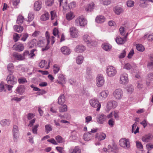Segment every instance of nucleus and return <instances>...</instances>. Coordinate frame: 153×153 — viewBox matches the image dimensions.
<instances>
[{"mask_svg":"<svg viewBox=\"0 0 153 153\" xmlns=\"http://www.w3.org/2000/svg\"><path fill=\"white\" fill-rule=\"evenodd\" d=\"M75 17V15L74 13L70 12L68 13L66 15L67 19L68 21L72 20Z\"/></svg>","mask_w":153,"mask_h":153,"instance_id":"34","label":"nucleus"},{"mask_svg":"<svg viewBox=\"0 0 153 153\" xmlns=\"http://www.w3.org/2000/svg\"><path fill=\"white\" fill-rule=\"evenodd\" d=\"M95 20L98 23H102L105 21V18L103 16H99L97 17Z\"/></svg>","mask_w":153,"mask_h":153,"instance_id":"31","label":"nucleus"},{"mask_svg":"<svg viewBox=\"0 0 153 153\" xmlns=\"http://www.w3.org/2000/svg\"><path fill=\"white\" fill-rule=\"evenodd\" d=\"M59 111L60 113L66 112L68 110V107L66 104H62L59 107Z\"/></svg>","mask_w":153,"mask_h":153,"instance_id":"32","label":"nucleus"},{"mask_svg":"<svg viewBox=\"0 0 153 153\" xmlns=\"http://www.w3.org/2000/svg\"><path fill=\"white\" fill-rule=\"evenodd\" d=\"M60 70V67L58 65L55 64L53 66V71L54 74H57Z\"/></svg>","mask_w":153,"mask_h":153,"instance_id":"38","label":"nucleus"},{"mask_svg":"<svg viewBox=\"0 0 153 153\" xmlns=\"http://www.w3.org/2000/svg\"><path fill=\"white\" fill-rule=\"evenodd\" d=\"M51 19L53 20L56 16V12L54 10L51 11Z\"/></svg>","mask_w":153,"mask_h":153,"instance_id":"61","label":"nucleus"},{"mask_svg":"<svg viewBox=\"0 0 153 153\" xmlns=\"http://www.w3.org/2000/svg\"><path fill=\"white\" fill-rule=\"evenodd\" d=\"M37 42V41L36 39H32L29 44L30 47L32 48L34 46H36Z\"/></svg>","mask_w":153,"mask_h":153,"instance_id":"44","label":"nucleus"},{"mask_svg":"<svg viewBox=\"0 0 153 153\" xmlns=\"http://www.w3.org/2000/svg\"><path fill=\"white\" fill-rule=\"evenodd\" d=\"M60 6H62L64 9L67 10L68 9H71L75 7L76 6V3L74 1H72L70 3L68 7L66 0H59Z\"/></svg>","mask_w":153,"mask_h":153,"instance_id":"1","label":"nucleus"},{"mask_svg":"<svg viewBox=\"0 0 153 153\" xmlns=\"http://www.w3.org/2000/svg\"><path fill=\"white\" fill-rule=\"evenodd\" d=\"M102 47L104 50L107 51H110L112 48V46L111 45L106 43L102 44Z\"/></svg>","mask_w":153,"mask_h":153,"instance_id":"23","label":"nucleus"},{"mask_svg":"<svg viewBox=\"0 0 153 153\" xmlns=\"http://www.w3.org/2000/svg\"><path fill=\"white\" fill-rule=\"evenodd\" d=\"M92 69L90 67H88L86 69V74L85 77L88 79L92 78Z\"/></svg>","mask_w":153,"mask_h":153,"instance_id":"21","label":"nucleus"},{"mask_svg":"<svg viewBox=\"0 0 153 153\" xmlns=\"http://www.w3.org/2000/svg\"><path fill=\"white\" fill-rule=\"evenodd\" d=\"M77 138L76 132L74 131H72L70 139L72 140H76Z\"/></svg>","mask_w":153,"mask_h":153,"instance_id":"40","label":"nucleus"},{"mask_svg":"<svg viewBox=\"0 0 153 153\" xmlns=\"http://www.w3.org/2000/svg\"><path fill=\"white\" fill-rule=\"evenodd\" d=\"M128 35V33L124 37V38L126 39ZM115 41L118 44H122L125 43L126 41V39H124L120 37H117L115 39Z\"/></svg>","mask_w":153,"mask_h":153,"instance_id":"22","label":"nucleus"},{"mask_svg":"<svg viewBox=\"0 0 153 153\" xmlns=\"http://www.w3.org/2000/svg\"><path fill=\"white\" fill-rule=\"evenodd\" d=\"M45 132L47 134H48L50 131H52V126L50 124H47L45 126Z\"/></svg>","mask_w":153,"mask_h":153,"instance_id":"45","label":"nucleus"},{"mask_svg":"<svg viewBox=\"0 0 153 153\" xmlns=\"http://www.w3.org/2000/svg\"><path fill=\"white\" fill-rule=\"evenodd\" d=\"M56 149L60 153H63L64 152V148L63 147L57 146L56 147Z\"/></svg>","mask_w":153,"mask_h":153,"instance_id":"64","label":"nucleus"},{"mask_svg":"<svg viewBox=\"0 0 153 153\" xmlns=\"http://www.w3.org/2000/svg\"><path fill=\"white\" fill-rule=\"evenodd\" d=\"M117 105V102L114 100L110 101L107 103V108L108 109H110L112 108H115Z\"/></svg>","mask_w":153,"mask_h":153,"instance_id":"13","label":"nucleus"},{"mask_svg":"<svg viewBox=\"0 0 153 153\" xmlns=\"http://www.w3.org/2000/svg\"><path fill=\"white\" fill-rule=\"evenodd\" d=\"M24 17L21 15H19L17 18V23L19 25H21L22 24L24 20Z\"/></svg>","mask_w":153,"mask_h":153,"instance_id":"39","label":"nucleus"},{"mask_svg":"<svg viewBox=\"0 0 153 153\" xmlns=\"http://www.w3.org/2000/svg\"><path fill=\"white\" fill-rule=\"evenodd\" d=\"M3 91H5L6 89L4 88V83L3 82H1L0 84V92H1Z\"/></svg>","mask_w":153,"mask_h":153,"instance_id":"58","label":"nucleus"},{"mask_svg":"<svg viewBox=\"0 0 153 153\" xmlns=\"http://www.w3.org/2000/svg\"><path fill=\"white\" fill-rule=\"evenodd\" d=\"M128 81V76L126 73H123L120 75L119 81L120 84H127Z\"/></svg>","mask_w":153,"mask_h":153,"instance_id":"8","label":"nucleus"},{"mask_svg":"<svg viewBox=\"0 0 153 153\" xmlns=\"http://www.w3.org/2000/svg\"><path fill=\"white\" fill-rule=\"evenodd\" d=\"M55 139L59 143H61L63 142V139L60 136L58 135L56 137Z\"/></svg>","mask_w":153,"mask_h":153,"instance_id":"49","label":"nucleus"},{"mask_svg":"<svg viewBox=\"0 0 153 153\" xmlns=\"http://www.w3.org/2000/svg\"><path fill=\"white\" fill-rule=\"evenodd\" d=\"M14 30L19 33H21L23 30V27L22 26L16 25L13 27Z\"/></svg>","mask_w":153,"mask_h":153,"instance_id":"33","label":"nucleus"},{"mask_svg":"<svg viewBox=\"0 0 153 153\" xmlns=\"http://www.w3.org/2000/svg\"><path fill=\"white\" fill-rule=\"evenodd\" d=\"M136 146L137 148H138V149H143V146L142 145L141 143L138 141H136Z\"/></svg>","mask_w":153,"mask_h":153,"instance_id":"59","label":"nucleus"},{"mask_svg":"<svg viewBox=\"0 0 153 153\" xmlns=\"http://www.w3.org/2000/svg\"><path fill=\"white\" fill-rule=\"evenodd\" d=\"M97 85L98 87L102 86L104 83V79L101 74L98 75L96 78Z\"/></svg>","mask_w":153,"mask_h":153,"instance_id":"11","label":"nucleus"},{"mask_svg":"<svg viewBox=\"0 0 153 153\" xmlns=\"http://www.w3.org/2000/svg\"><path fill=\"white\" fill-rule=\"evenodd\" d=\"M70 153H80L81 151L79 147L76 146L74 149H70L69 150Z\"/></svg>","mask_w":153,"mask_h":153,"instance_id":"35","label":"nucleus"},{"mask_svg":"<svg viewBox=\"0 0 153 153\" xmlns=\"http://www.w3.org/2000/svg\"><path fill=\"white\" fill-rule=\"evenodd\" d=\"M84 58L83 56L80 55L78 56L76 58V63L78 65L81 64L83 62Z\"/></svg>","mask_w":153,"mask_h":153,"instance_id":"36","label":"nucleus"},{"mask_svg":"<svg viewBox=\"0 0 153 153\" xmlns=\"http://www.w3.org/2000/svg\"><path fill=\"white\" fill-rule=\"evenodd\" d=\"M45 4L48 6H51L54 4L53 0H45Z\"/></svg>","mask_w":153,"mask_h":153,"instance_id":"51","label":"nucleus"},{"mask_svg":"<svg viewBox=\"0 0 153 153\" xmlns=\"http://www.w3.org/2000/svg\"><path fill=\"white\" fill-rule=\"evenodd\" d=\"M95 4L93 2L87 4L85 7V10L88 12L92 11L95 7Z\"/></svg>","mask_w":153,"mask_h":153,"instance_id":"17","label":"nucleus"},{"mask_svg":"<svg viewBox=\"0 0 153 153\" xmlns=\"http://www.w3.org/2000/svg\"><path fill=\"white\" fill-rule=\"evenodd\" d=\"M6 80L8 84L12 85L16 84L17 83V79L13 75L11 74H10L7 76Z\"/></svg>","mask_w":153,"mask_h":153,"instance_id":"9","label":"nucleus"},{"mask_svg":"<svg viewBox=\"0 0 153 153\" xmlns=\"http://www.w3.org/2000/svg\"><path fill=\"white\" fill-rule=\"evenodd\" d=\"M123 11L122 8L119 7H116L115 8V12L117 15L120 14Z\"/></svg>","mask_w":153,"mask_h":153,"instance_id":"50","label":"nucleus"},{"mask_svg":"<svg viewBox=\"0 0 153 153\" xmlns=\"http://www.w3.org/2000/svg\"><path fill=\"white\" fill-rule=\"evenodd\" d=\"M85 47L82 45L76 46L74 49L75 51L77 53H82L85 51Z\"/></svg>","mask_w":153,"mask_h":153,"instance_id":"14","label":"nucleus"},{"mask_svg":"<svg viewBox=\"0 0 153 153\" xmlns=\"http://www.w3.org/2000/svg\"><path fill=\"white\" fill-rule=\"evenodd\" d=\"M13 133L14 141V142H16L19 136L18 127L16 125H14L13 126Z\"/></svg>","mask_w":153,"mask_h":153,"instance_id":"12","label":"nucleus"},{"mask_svg":"<svg viewBox=\"0 0 153 153\" xmlns=\"http://www.w3.org/2000/svg\"><path fill=\"white\" fill-rule=\"evenodd\" d=\"M13 48L16 51H21L24 49V46L23 44L20 43L18 45H14Z\"/></svg>","mask_w":153,"mask_h":153,"instance_id":"20","label":"nucleus"},{"mask_svg":"<svg viewBox=\"0 0 153 153\" xmlns=\"http://www.w3.org/2000/svg\"><path fill=\"white\" fill-rule=\"evenodd\" d=\"M119 31L121 35L124 36L125 34V31L123 27H121L119 29Z\"/></svg>","mask_w":153,"mask_h":153,"instance_id":"60","label":"nucleus"},{"mask_svg":"<svg viewBox=\"0 0 153 153\" xmlns=\"http://www.w3.org/2000/svg\"><path fill=\"white\" fill-rule=\"evenodd\" d=\"M1 124L3 126H8L10 124V122L9 120L5 119L2 120L0 122Z\"/></svg>","mask_w":153,"mask_h":153,"instance_id":"43","label":"nucleus"},{"mask_svg":"<svg viewBox=\"0 0 153 153\" xmlns=\"http://www.w3.org/2000/svg\"><path fill=\"white\" fill-rule=\"evenodd\" d=\"M112 95L115 99L119 100L123 97V91L121 89L118 88L113 91Z\"/></svg>","mask_w":153,"mask_h":153,"instance_id":"5","label":"nucleus"},{"mask_svg":"<svg viewBox=\"0 0 153 153\" xmlns=\"http://www.w3.org/2000/svg\"><path fill=\"white\" fill-rule=\"evenodd\" d=\"M134 1L130 0L127 2L126 4L128 7H131L134 6Z\"/></svg>","mask_w":153,"mask_h":153,"instance_id":"54","label":"nucleus"},{"mask_svg":"<svg viewBox=\"0 0 153 153\" xmlns=\"http://www.w3.org/2000/svg\"><path fill=\"white\" fill-rule=\"evenodd\" d=\"M50 62L48 63V65L46 67L45 65H47V62L45 60H42L39 63V66L41 68L45 67L46 69H48L49 68V64Z\"/></svg>","mask_w":153,"mask_h":153,"instance_id":"27","label":"nucleus"},{"mask_svg":"<svg viewBox=\"0 0 153 153\" xmlns=\"http://www.w3.org/2000/svg\"><path fill=\"white\" fill-rule=\"evenodd\" d=\"M109 94V91L107 90H105L102 91L100 93L99 97V98H102L103 99H105Z\"/></svg>","mask_w":153,"mask_h":153,"instance_id":"19","label":"nucleus"},{"mask_svg":"<svg viewBox=\"0 0 153 153\" xmlns=\"http://www.w3.org/2000/svg\"><path fill=\"white\" fill-rule=\"evenodd\" d=\"M28 36L29 35L27 33H23L22 35V37L21 39V40L23 42H25Z\"/></svg>","mask_w":153,"mask_h":153,"instance_id":"47","label":"nucleus"},{"mask_svg":"<svg viewBox=\"0 0 153 153\" xmlns=\"http://www.w3.org/2000/svg\"><path fill=\"white\" fill-rule=\"evenodd\" d=\"M83 40L88 46L91 47L97 45L96 41L92 40L90 37L87 34H85L83 36Z\"/></svg>","mask_w":153,"mask_h":153,"instance_id":"7","label":"nucleus"},{"mask_svg":"<svg viewBox=\"0 0 153 153\" xmlns=\"http://www.w3.org/2000/svg\"><path fill=\"white\" fill-rule=\"evenodd\" d=\"M47 45L46 46L45 48H42V50L43 51L47 50H48L49 48V47L48 45L49 44L50 42L49 37L47 36Z\"/></svg>","mask_w":153,"mask_h":153,"instance_id":"55","label":"nucleus"},{"mask_svg":"<svg viewBox=\"0 0 153 153\" xmlns=\"http://www.w3.org/2000/svg\"><path fill=\"white\" fill-rule=\"evenodd\" d=\"M13 56V57L19 60H23L25 59L24 56L17 53H14Z\"/></svg>","mask_w":153,"mask_h":153,"instance_id":"28","label":"nucleus"},{"mask_svg":"<svg viewBox=\"0 0 153 153\" xmlns=\"http://www.w3.org/2000/svg\"><path fill=\"white\" fill-rule=\"evenodd\" d=\"M136 48L138 51L140 52H143L145 50L144 47L140 44H137L136 45Z\"/></svg>","mask_w":153,"mask_h":153,"instance_id":"41","label":"nucleus"},{"mask_svg":"<svg viewBox=\"0 0 153 153\" xmlns=\"http://www.w3.org/2000/svg\"><path fill=\"white\" fill-rule=\"evenodd\" d=\"M49 15L48 13L46 12L41 16V19L43 21H46L49 19Z\"/></svg>","mask_w":153,"mask_h":153,"instance_id":"37","label":"nucleus"},{"mask_svg":"<svg viewBox=\"0 0 153 153\" xmlns=\"http://www.w3.org/2000/svg\"><path fill=\"white\" fill-rule=\"evenodd\" d=\"M56 82L61 85L65 82V78L62 74H58V79L56 80Z\"/></svg>","mask_w":153,"mask_h":153,"instance_id":"18","label":"nucleus"},{"mask_svg":"<svg viewBox=\"0 0 153 153\" xmlns=\"http://www.w3.org/2000/svg\"><path fill=\"white\" fill-rule=\"evenodd\" d=\"M106 73L108 76L112 77L116 75L117 71L114 67L112 66H108L107 68Z\"/></svg>","mask_w":153,"mask_h":153,"instance_id":"4","label":"nucleus"},{"mask_svg":"<svg viewBox=\"0 0 153 153\" xmlns=\"http://www.w3.org/2000/svg\"><path fill=\"white\" fill-rule=\"evenodd\" d=\"M89 103L91 107L97 108V111L100 110L101 105L97 99L95 98L91 99L89 100Z\"/></svg>","mask_w":153,"mask_h":153,"instance_id":"2","label":"nucleus"},{"mask_svg":"<svg viewBox=\"0 0 153 153\" xmlns=\"http://www.w3.org/2000/svg\"><path fill=\"white\" fill-rule=\"evenodd\" d=\"M61 51L62 53L65 55H69L71 52V50L69 48L66 46L62 47L61 48Z\"/></svg>","mask_w":153,"mask_h":153,"instance_id":"15","label":"nucleus"},{"mask_svg":"<svg viewBox=\"0 0 153 153\" xmlns=\"http://www.w3.org/2000/svg\"><path fill=\"white\" fill-rule=\"evenodd\" d=\"M106 117L104 114H101L97 117V121L100 124H103L106 120Z\"/></svg>","mask_w":153,"mask_h":153,"instance_id":"16","label":"nucleus"},{"mask_svg":"<svg viewBox=\"0 0 153 153\" xmlns=\"http://www.w3.org/2000/svg\"><path fill=\"white\" fill-rule=\"evenodd\" d=\"M39 124H36L34 126L32 129V132L34 134H37V128L39 127Z\"/></svg>","mask_w":153,"mask_h":153,"instance_id":"53","label":"nucleus"},{"mask_svg":"<svg viewBox=\"0 0 153 153\" xmlns=\"http://www.w3.org/2000/svg\"><path fill=\"white\" fill-rule=\"evenodd\" d=\"M153 138V136L150 134H148L144 136L142 138V141L145 142H148L151 140Z\"/></svg>","mask_w":153,"mask_h":153,"instance_id":"25","label":"nucleus"},{"mask_svg":"<svg viewBox=\"0 0 153 153\" xmlns=\"http://www.w3.org/2000/svg\"><path fill=\"white\" fill-rule=\"evenodd\" d=\"M41 1H36L34 6V10L36 11L39 10L41 7Z\"/></svg>","mask_w":153,"mask_h":153,"instance_id":"29","label":"nucleus"},{"mask_svg":"<svg viewBox=\"0 0 153 153\" xmlns=\"http://www.w3.org/2000/svg\"><path fill=\"white\" fill-rule=\"evenodd\" d=\"M87 21L82 16H80L75 20V24L77 26H84L87 24Z\"/></svg>","mask_w":153,"mask_h":153,"instance_id":"3","label":"nucleus"},{"mask_svg":"<svg viewBox=\"0 0 153 153\" xmlns=\"http://www.w3.org/2000/svg\"><path fill=\"white\" fill-rule=\"evenodd\" d=\"M106 137L105 134L104 133H100L98 136H96V137H97L99 140L101 141L105 139Z\"/></svg>","mask_w":153,"mask_h":153,"instance_id":"42","label":"nucleus"},{"mask_svg":"<svg viewBox=\"0 0 153 153\" xmlns=\"http://www.w3.org/2000/svg\"><path fill=\"white\" fill-rule=\"evenodd\" d=\"M71 36L73 38H76L79 36L78 30L74 27H71L69 29Z\"/></svg>","mask_w":153,"mask_h":153,"instance_id":"10","label":"nucleus"},{"mask_svg":"<svg viewBox=\"0 0 153 153\" xmlns=\"http://www.w3.org/2000/svg\"><path fill=\"white\" fill-rule=\"evenodd\" d=\"M65 101V99L64 94H61L59 97L58 99V103L61 105L63 104Z\"/></svg>","mask_w":153,"mask_h":153,"instance_id":"26","label":"nucleus"},{"mask_svg":"<svg viewBox=\"0 0 153 153\" xmlns=\"http://www.w3.org/2000/svg\"><path fill=\"white\" fill-rule=\"evenodd\" d=\"M123 68L127 70L131 69L132 67L129 63H126L124 65Z\"/></svg>","mask_w":153,"mask_h":153,"instance_id":"63","label":"nucleus"},{"mask_svg":"<svg viewBox=\"0 0 153 153\" xmlns=\"http://www.w3.org/2000/svg\"><path fill=\"white\" fill-rule=\"evenodd\" d=\"M59 31L57 28H55L53 30V34L55 36H58V37H59V36L58 35Z\"/></svg>","mask_w":153,"mask_h":153,"instance_id":"57","label":"nucleus"},{"mask_svg":"<svg viewBox=\"0 0 153 153\" xmlns=\"http://www.w3.org/2000/svg\"><path fill=\"white\" fill-rule=\"evenodd\" d=\"M126 90L130 94L133 91L134 88L131 85H128L126 88Z\"/></svg>","mask_w":153,"mask_h":153,"instance_id":"46","label":"nucleus"},{"mask_svg":"<svg viewBox=\"0 0 153 153\" xmlns=\"http://www.w3.org/2000/svg\"><path fill=\"white\" fill-rule=\"evenodd\" d=\"M93 135L92 134L90 133L89 132H88L84 134L83 136V138L85 140L88 141L91 139Z\"/></svg>","mask_w":153,"mask_h":153,"instance_id":"30","label":"nucleus"},{"mask_svg":"<svg viewBox=\"0 0 153 153\" xmlns=\"http://www.w3.org/2000/svg\"><path fill=\"white\" fill-rule=\"evenodd\" d=\"M119 143L120 146L124 148L127 149L130 147V142L128 139L122 138Z\"/></svg>","mask_w":153,"mask_h":153,"instance_id":"6","label":"nucleus"},{"mask_svg":"<svg viewBox=\"0 0 153 153\" xmlns=\"http://www.w3.org/2000/svg\"><path fill=\"white\" fill-rule=\"evenodd\" d=\"M34 18V15L32 13H30L28 15V22H30L33 20Z\"/></svg>","mask_w":153,"mask_h":153,"instance_id":"48","label":"nucleus"},{"mask_svg":"<svg viewBox=\"0 0 153 153\" xmlns=\"http://www.w3.org/2000/svg\"><path fill=\"white\" fill-rule=\"evenodd\" d=\"M25 88L23 85H20L16 89L17 93L20 95H22L25 91Z\"/></svg>","mask_w":153,"mask_h":153,"instance_id":"24","label":"nucleus"},{"mask_svg":"<svg viewBox=\"0 0 153 153\" xmlns=\"http://www.w3.org/2000/svg\"><path fill=\"white\" fill-rule=\"evenodd\" d=\"M126 55V51L125 50H123L122 52L119 56V57L120 59L124 58Z\"/></svg>","mask_w":153,"mask_h":153,"instance_id":"56","label":"nucleus"},{"mask_svg":"<svg viewBox=\"0 0 153 153\" xmlns=\"http://www.w3.org/2000/svg\"><path fill=\"white\" fill-rule=\"evenodd\" d=\"M147 66L149 69L153 70V61L149 62Z\"/></svg>","mask_w":153,"mask_h":153,"instance_id":"62","label":"nucleus"},{"mask_svg":"<svg viewBox=\"0 0 153 153\" xmlns=\"http://www.w3.org/2000/svg\"><path fill=\"white\" fill-rule=\"evenodd\" d=\"M20 37L19 34L14 33L13 35V39L15 42H16L19 40Z\"/></svg>","mask_w":153,"mask_h":153,"instance_id":"52","label":"nucleus"}]
</instances>
